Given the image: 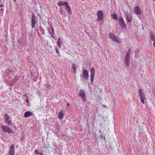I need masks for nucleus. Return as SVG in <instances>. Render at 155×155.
<instances>
[{"label": "nucleus", "mask_w": 155, "mask_h": 155, "mask_svg": "<svg viewBox=\"0 0 155 155\" xmlns=\"http://www.w3.org/2000/svg\"><path fill=\"white\" fill-rule=\"evenodd\" d=\"M59 12L61 14H63L62 8L61 7H60V8Z\"/></svg>", "instance_id": "c85d7f7f"}, {"label": "nucleus", "mask_w": 155, "mask_h": 155, "mask_svg": "<svg viewBox=\"0 0 155 155\" xmlns=\"http://www.w3.org/2000/svg\"><path fill=\"white\" fill-rule=\"evenodd\" d=\"M5 116L6 117L5 118L6 120H8L10 119V116L8 115L7 114L5 113Z\"/></svg>", "instance_id": "b1692460"}, {"label": "nucleus", "mask_w": 155, "mask_h": 155, "mask_svg": "<svg viewBox=\"0 0 155 155\" xmlns=\"http://www.w3.org/2000/svg\"><path fill=\"white\" fill-rule=\"evenodd\" d=\"M36 19V17L33 14L31 17V25L32 28H33L35 27V20Z\"/></svg>", "instance_id": "9b49d317"}, {"label": "nucleus", "mask_w": 155, "mask_h": 155, "mask_svg": "<svg viewBox=\"0 0 155 155\" xmlns=\"http://www.w3.org/2000/svg\"><path fill=\"white\" fill-rule=\"evenodd\" d=\"M134 12L137 15H139L141 13V11L140 8L137 6L135 7L134 9Z\"/></svg>", "instance_id": "ddd939ff"}, {"label": "nucleus", "mask_w": 155, "mask_h": 155, "mask_svg": "<svg viewBox=\"0 0 155 155\" xmlns=\"http://www.w3.org/2000/svg\"><path fill=\"white\" fill-rule=\"evenodd\" d=\"M7 124L8 125H9L11 124V122H12V121L11 120H7Z\"/></svg>", "instance_id": "7c9ffc66"}, {"label": "nucleus", "mask_w": 155, "mask_h": 155, "mask_svg": "<svg viewBox=\"0 0 155 155\" xmlns=\"http://www.w3.org/2000/svg\"><path fill=\"white\" fill-rule=\"evenodd\" d=\"M35 153L36 154H39L40 155H41L42 153H38V150H35Z\"/></svg>", "instance_id": "cd10ccee"}, {"label": "nucleus", "mask_w": 155, "mask_h": 155, "mask_svg": "<svg viewBox=\"0 0 155 155\" xmlns=\"http://www.w3.org/2000/svg\"><path fill=\"white\" fill-rule=\"evenodd\" d=\"M46 86L49 89H51V85H50L48 83H47L46 84Z\"/></svg>", "instance_id": "393cba45"}, {"label": "nucleus", "mask_w": 155, "mask_h": 155, "mask_svg": "<svg viewBox=\"0 0 155 155\" xmlns=\"http://www.w3.org/2000/svg\"><path fill=\"white\" fill-rule=\"evenodd\" d=\"M39 28L40 32L42 34H45V31L44 29L42 28V27L41 26L39 27Z\"/></svg>", "instance_id": "5701e85b"}, {"label": "nucleus", "mask_w": 155, "mask_h": 155, "mask_svg": "<svg viewBox=\"0 0 155 155\" xmlns=\"http://www.w3.org/2000/svg\"><path fill=\"white\" fill-rule=\"evenodd\" d=\"M150 39L152 40L155 41V35H153L151 32H150Z\"/></svg>", "instance_id": "4be33fe9"}, {"label": "nucleus", "mask_w": 155, "mask_h": 155, "mask_svg": "<svg viewBox=\"0 0 155 155\" xmlns=\"http://www.w3.org/2000/svg\"><path fill=\"white\" fill-rule=\"evenodd\" d=\"M68 5V3L66 2L60 1L57 3V5L59 7L61 6L64 5L65 6V8Z\"/></svg>", "instance_id": "dca6fc26"}, {"label": "nucleus", "mask_w": 155, "mask_h": 155, "mask_svg": "<svg viewBox=\"0 0 155 155\" xmlns=\"http://www.w3.org/2000/svg\"><path fill=\"white\" fill-rule=\"evenodd\" d=\"M62 40H61L60 38H58V41L57 42L58 45V47L59 48H60L61 47V43H62Z\"/></svg>", "instance_id": "412c9836"}, {"label": "nucleus", "mask_w": 155, "mask_h": 155, "mask_svg": "<svg viewBox=\"0 0 155 155\" xmlns=\"http://www.w3.org/2000/svg\"><path fill=\"white\" fill-rule=\"evenodd\" d=\"M14 80L15 81L14 82H13L11 84V85H12L14 84V83L16 82L18 80V77L17 76L15 77L14 79Z\"/></svg>", "instance_id": "a878e982"}, {"label": "nucleus", "mask_w": 155, "mask_h": 155, "mask_svg": "<svg viewBox=\"0 0 155 155\" xmlns=\"http://www.w3.org/2000/svg\"><path fill=\"white\" fill-rule=\"evenodd\" d=\"M139 94L140 96V98L141 101L144 104V100L145 98L144 97V95L143 93L142 92V90L141 89H139Z\"/></svg>", "instance_id": "39448f33"}, {"label": "nucleus", "mask_w": 155, "mask_h": 155, "mask_svg": "<svg viewBox=\"0 0 155 155\" xmlns=\"http://www.w3.org/2000/svg\"><path fill=\"white\" fill-rule=\"evenodd\" d=\"M153 2H155V0H153Z\"/></svg>", "instance_id": "79ce46f5"}, {"label": "nucleus", "mask_w": 155, "mask_h": 155, "mask_svg": "<svg viewBox=\"0 0 155 155\" xmlns=\"http://www.w3.org/2000/svg\"><path fill=\"white\" fill-rule=\"evenodd\" d=\"M131 52V50L130 48H129L128 50L125 57L124 61L127 66H128L129 65V62L130 60V54Z\"/></svg>", "instance_id": "f257e3e1"}, {"label": "nucleus", "mask_w": 155, "mask_h": 155, "mask_svg": "<svg viewBox=\"0 0 155 155\" xmlns=\"http://www.w3.org/2000/svg\"><path fill=\"white\" fill-rule=\"evenodd\" d=\"M9 155H14L15 154V146L14 144H11L9 147L8 151Z\"/></svg>", "instance_id": "0eeeda50"}, {"label": "nucleus", "mask_w": 155, "mask_h": 155, "mask_svg": "<svg viewBox=\"0 0 155 155\" xmlns=\"http://www.w3.org/2000/svg\"><path fill=\"white\" fill-rule=\"evenodd\" d=\"M11 72V71L10 69H8L7 70L5 71L6 73H9Z\"/></svg>", "instance_id": "2f4dec72"}, {"label": "nucleus", "mask_w": 155, "mask_h": 155, "mask_svg": "<svg viewBox=\"0 0 155 155\" xmlns=\"http://www.w3.org/2000/svg\"><path fill=\"white\" fill-rule=\"evenodd\" d=\"M91 76L90 80L91 83L92 84L93 83L94 78L95 76V69L94 68H91L90 69Z\"/></svg>", "instance_id": "20e7f679"}, {"label": "nucleus", "mask_w": 155, "mask_h": 155, "mask_svg": "<svg viewBox=\"0 0 155 155\" xmlns=\"http://www.w3.org/2000/svg\"><path fill=\"white\" fill-rule=\"evenodd\" d=\"M4 9L3 8H1L0 10L2 11L4 10Z\"/></svg>", "instance_id": "c9c22d12"}, {"label": "nucleus", "mask_w": 155, "mask_h": 155, "mask_svg": "<svg viewBox=\"0 0 155 155\" xmlns=\"http://www.w3.org/2000/svg\"><path fill=\"white\" fill-rule=\"evenodd\" d=\"M63 113L62 111L60 112L58 115V117L60 119H62L63 118Z\"/></svg>", "instance_id": "6ab92c4d"}, {"label": "nucleus", "mask_w": 155, "mask_h": 155, "mask_svg": "<svg viewBox=\"0 0 155 155\" xmlns=\"http://www.w3.org/2000/svg\"><path fill=\"white\" fill-rule=\"evenodd\" d=\"M76 67L77 66L74 64L73 63L72 65V68L74 70V71H76Z\"/></svg>", "instance_id": "bb28decb"}, {"label": "nucleus", "mask_w": 155, "mask_h": 155, "mask_svg": "<svg viewBox=\"0 0 155 155\" xmlns=\"http://www.w3.org/2000/svg\"><path fill=\"white\" fill-rule=\"evenodd\" d=\"M13 1L15 2H16V0H13Z\"/></svg>", "instance_id": "4c0bfd02"}, {"label": "nucleus", "mask_w": 155, "mask_h": 155, "mask_svg": "<svg viewBox=\"0 0 155 155\" xmlns=\"http://www.w3.org/2000/svg\"><path fill=\"white\" fill-rule=\"evenodd\" d=\"M1 2V0H0V2Z\"/></svg>", "instance_id": "37998d69"}, {"label": "nucleus", "mask_w": 155, "mask_h": 155, "mask_svg": "<svg viewBox=\"0 0 155 155\" xmlns=\"http://www.w3.org/2000/svg\"><path fill=\"white\" fill-rule=\"evenodd\" d=\"M48 30L49 32V34L51 35L52 38H53V34L54 33V30L53 28L52 27H49L48 28Z\"/></svg>", "instance_id": "4468645a"}, {"label": "nucleus", "mask_w": 155, "mask_h": 155, "mask_svg": "<svg viewBox=\"0 0 155 155\" xmlns=\"http://www.w3.org/2000/svg\"><path fill=\"white\" fill-rule=\"evenodd\" d=\"M67 105L68 106H69L70 105V104H69L68 103L67 104Z\"/></svg>", "instance_id": "58836bf2"}, {"label": "nucleus", "mask_w": 155, "mask_h": 155, "mask_svg": "<svg viewBox=\"0 0 155 155\" xmlns=\"http://www.w3.org/2000/svg\"><path fill=\"white\" fill-rule=\"evenodd\" d=\"M55 131V134L58 136V137L61 135V131L59 128V125L58 124H56Z\"/></svg>", "instance_id": "f8f14e48"}, {"label": "nucleus", "mask_w": 155, "mask_h": 155, "mask_svg": "<svg viewBox=\"0 0 155 155\" xmlns=\"http://www.w3.org/2000/svg\"><path fill=\"white\" fill-rule=\"evenodd\" d=\"M32 114L31 112L30 111H27L25 113L24 116L25 117H28Z\"/></svg>", "instance_id": "f3484780"}, {"label": "nucleus", "mask_w": 155, "mask_h": 155, "mask_svg": "<svg viewBox=\"0 0 155 155\" xmlns=\"http://www.w3.org/2000/svg\"><path fill=\"white\" fill-rule=\"evenodd\" d=\"M26 102L27 103H29V100H28V99H27L26 100Z\"/></svg>", "instance_id": "72a5a7b5"}, {"label": "nucleus", "mask_w": 155, "mask_h": 155, "mask_svg": "<svg viewBox=\"0 0 155 155\" xmlns=\"http://www.w3.org/2000/svg\"><path fill=\"white\" fill-rule=\"evenodd\" d=\"M126 18L128 22H130L132 20V17L130 13H128L125 15Z\"/></svg>", "instance_id": "2eb2a0df"}, {"label": "nucleus", "mask_w": 155, "mask_h": 155, "mask_svg": "<svg viewBox=\"0 0 155 155\" xmlns=\"http://www.w3.org/2000/svg\"><path fill=\"white\" fill-rule=\"evenodd\" d=\"M79 97H81L82 100L84 102L86 101V95L85 91L83 89L80 90V92L78 94Z\"/></svg>", "instance_id": "7ed1b4c3"}, {"label": "nucleus", "mask_w": 155, "mask_h": 155, "mask_svg": "<svg viewBox=\"0 0 155 155\" xmlns=\"http://www.w3.org/2000/svg\"><path fill=\"white\" fill-rule=\"evenodd\" d=\"M14 128L16 129L15 127H14Z\"/></svg>", "instance_id": "c03bdc74"}, {"label": "nucleus", "mask_w": 155, "mask_h": 155, "mask_svg": "<svg viewBox=\"0 0 155 155\" xmlns=\"http://www.w3.org/2000/svg\"><path fill=\"white\" fill-rule=\"evenodd\" d=\"M97 15L98 17L97 20L98 21H101L103 18V14L102 11H99L97 13Z\"/></svg>", "instance_id": "9d476101"}, {"label": "nucleus", "mask_w": 155, "mask_h": 155, "mask_svg": "<svg viewBox=\"0 0 155 155\" xmlns=\"http://www.w3.org/2000/svg\"><path fill=\"white\" fill-rule=\"evenodd\" d=\"M65 8L68 14H71V10L68 5Z\"/></svg>", "instance_id": "aec40b11"}, {"label": "nucleus", "mask_w": 155, "mask_h": 155, "mask_svg": "<svg viewBox=\"0 0 155 155\" xmlns=\"http://www.w3.org/2000/svg\"><path fill=\"white\" fill-rule=\"evenodd\" d=\"M109 37L112 40L115 42L120 43L121 42V40L114 34L110 33L109 34Z\"/></svg>", "instance_id": "f03ea898"}, {"label": "nucleus", "mask_w": 155, "mask_h": 155, "mask_svg": "<svg viewBox=\"0 0 155 155\" xmlns=\"http://www.w3.org/2000/svg\"><path fill=\"white\" fill-rule=\"evenodd\" d=\"M103 106L104 107H106V106H105V105H103Z\"/></svg>", "instance_id": "a19ab883"}, {"label": "nucleus", "mask_w": 155, "mask_h": 155, "mask_svg": "<svg viewBox=\"0 0 155 155\" xmlns=\"http://www.w3.org/2000/svg\"><path fill=\"white\" fill-rule=\"evenodd\" d=\"M4 7V5L2 4H1L0 5V8H2Z\"/></svg>", "instance_id": "473e14b6"}, {"label": "nucleus", "mask_w": 155, "mask_h": 155, "mask_svg": "<svg viewBox=\"0 0 155 155\" xmlns=\"http://www.w3.org/2000/svg\"><path fill=\"white\" fill-rule=\"evenodd\" d=\"M38 35H39V38L41 37V36L40 35V34L39 33V32H38Z\"/></svg>", "instance_id": "f704fd0d"}, {"label": "nucleus", "mask_w": 155, "mask_h": 155, "mask_svg": "<svg viewBox=\"0 0 155 155\" xmlns=\"http://www.w3.org/2000/svg\"><path fill=\"white\" fill-rule=\"evenodd\" d=\"M111 17L113 19H115L117 20H118L117 15L115 13H113L111 15Z\"/></svg>", "instance_id": "a211bd4d"}, {"label": "nucleus", "mask_w": 155, "mask_h": 155, "mask_svg": "<svg viewBox=\"0 0 155 155\" xmlns=\"http://www.w3.org/2000/svg\"><path fill=\"white\" fill-rule=\"evenodd\" d=\"M55 50L56 51V53H57V54H60V52H59L58 50L57 49V48L56 47H55Z\"/></svg>", "instance_id": "c756f323"}, {"label": "nucleus", "mask_w": 155, "mask_h": 155, "mask_svg": "<svg viewBox=\"0 0 155 155\" xmlns=\"http://www.w3.org/2000/svg\"><path fill=\"white\" fill-rule=\"evenodd\" d=\"M73 72H74V73H75V71H74H74H73Z\"/></svg>", "instance_id": "ea45409f"}, {"label": "nucleus", "mask_w": 155, "mask_h": 155, "mask_svg": "<svg viewBox=\"0 0 155 155\" xmlns=\"http://www.w3.org/2000/svg\"><path fill=\"white\" fill-rule=\"evenodd\" d=\"M2 129L4 131L10 133L12 132V129L7 126L2 125L1 126Z\"/></svg>", "instance_id": "6e6552de"}, {"label": "nucleus", "mask_w": 155, "mask_h": 155, "mask_svg": "<svg viewBox=\"0 0 155 155\" xmlns=\"http://www.w3.org/2000/svg\"><path fill=\"white\" fill-rule=\"evenodd\" d=\"M25 97H26L27 98H28V97H27V94H25Z\"/></svg>", "instance_id": "e433bc0d"}, {"label": "nucleus", "mask_w": 155, "mask_h": 155, "mask_svg": "<svg viewBox=\"0 0 155 155\" xmlns=\"http://www.w3.org/2000/svg\"><path fill=\"white\" fill-rule=\"evenodd\" d=\"M82 75L83 78L86 80L88 78V72L87 70L85 69L82 71Z\"/></svg>", "instance_id": "1a4fd4ad"}, {"label": "nucleus", "mask_w": 155, "mask_h": 155, "mask_svg": "<svg viewBox=\"0 0 155 155\" xmlns=\"http://www.w3.org/2000/svg\"><path fill=\"white\" fill-rule=\"evenodd\" d=\"M119 25L122 28H126V25L123 18L121 17H119Z\"/></svg>", "instance_id": "423d86ee"}]
</instances>
